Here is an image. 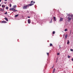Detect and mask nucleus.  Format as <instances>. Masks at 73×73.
<instances>
[{"mask_svg":"<svg viewBox=\"0 0 73 73\" xmlns=\"http://www.w3.org/2000/svg\"><path fill=\"white\" fill-rule=\"evenodd\" d=\"M34 4L33 3H30L29 5V6H32V5H33Z\"/></svg>","mask_w":73,"mask_h":73,"instance_id":"obj_7","label":"nucleus"},{"mask_svg":"<svg viewBox=\"0 0 73 73\" xmlns=\"http://www.w3.org/2000/svg\"><path fill=\"white\" fill-rule=\"evenodd\" d=\"M50 46H52V44H50Z\"/></svg>","mask_w":73,"mask_h":73,"instance_id":"obj_21","label":"nucleus"},{"mask_svg":"<svg viewBox=\"0 0 73 73\" xmlns=\"http://www.w3.org/2000/svg\"><path fill=\"white\" fill-rule=\"evenodd\" d=\"M53 19H54V21H56V18L55 17H53Z\"/></svg>","mask_w":73,"mask_h":73,"instance_id":"obj_10","label":"nucleus"},{"mask_svg":"<svg viewBox=\"0 0 73 73\" xmlns=\"http://www.w3.org/2000/svg\"><path fill=\"white\" fill-rule=\"evenodd\" d=\"M53 34H54V33H55V31H53Z\"/></svg>","mask_w":73,"mask_h":73,"instance_id":"obj_26","label":"nucleus"},{"mask_svg":"<svg viewBox=\"0 0 73 73\" xmlns=\"http://www.w3.org/2000/svg\"><path fill=\"white\" fill-rule=\"evenodd\" d=\"M47 54L48 56V55H49V53H47Z\"/></svg>","mask_w":73,"mask_h":73,"instance_id":"obj_27","label":"nucleus"},{"mask_svg":"<svg viewBox=\"0 0 73 73\" xmlns=\"http://www.w3.org/2000/svg\"><path fill=\"white\" fill-rule=\"evenodd\" d=\"M31 3H33V1H32L31 2Z\"/></svg>","mask_w":73,"mask_h":73,"instance_id":"obj_29","label":"nucleus"},{"mask_svg":"<svg viewBox=\"0 0 73 73\" xmlns=\"http://www.w3.org/2000/svg\"><path fill=\"white\" fill-rule=\"evenodd\" d=\"M1 23H7V22L5 21H2Z\"/></svg>","mask_w":73,"mask_h":73,"instance_id":"obj_5","label":"nucleus"},{"mask_svg":"<svg viewBox=\"0 0 73 73\" xmlns=\"http://www.w3.org/2000/svg\"><path fill=\"white\" fill-rule=\"evenodd\" d=\"M72 60L73 61V58L72 59Z\"/></svg>","mask_w":73,"mask_h":73,"instance_id":"obj_30","label":"nucleus"},{"mask_svg":"<svg viewBox=\"0 0 73 73\" xmlns=\"http://www.w3.org/2000/svg\"><path fill=\"white\" fill-rule=\"evenodd\" d=\"M4 11V8H3V9H2V11Z\"/></svg>","mask_w":73,"mask_h":73,"instance_id":"obj_19","label":"nucleus"},{"mask_svg":"<svg viewBox=\"0 0 73 73\" xmlns=\"http://www.w3.org/2000/svg\"><path fill=\"white\" fill-rule=\"evenodd\" d=\"M64 35H64L63 36H64Z\"/></svg>","mask_w":73,"mask_h":73,"instance_id":"obj_36","label":"nucleus"},{"mask_svg":"<svg viewBox=\"0 0 73 73\" xmlns=\"http://www.w3.org/2000/svg\"><path fill=\"white\" fill-rule=\"evenodd\" d=\"M68 58H70V56H68Z\"/></svg>","mask_w":73,"mask_h":73,"instance_id":"obj_25","label":"nucleus"},{"mask_svg":"<svg viewBox=\"0 0 73 73\" xmlns=\"http://www.w3.org/2000/svg\"><path fill=\"white\" fill-rule=\"evenodd\" d=\"M5 20H6V21H8V18H5Z\"/></svg>","mask_w":73,"mask_h":73,"instance_id":"obj_9","label":"nucleus"},{"mask_svg":"<svg viewBox=\"0 0 73 73\" xmlns=\"http://www.w3.org/2000/svg\"><path fill=\"white\" fill-rule=\"evenodd\" d=\"M1 0H0V2H1Z\"/></svg>","mask_w":73,"mask_h":73,"instance_id":"obj_34","label":"nucleus"},{"mask_svg":"<svg viewBox=\"0 0 73 73\" xmlns=\"http://www.w3.org/2000/svg\"><path fill=\"white\" fill-rule=\"evenodd\" d=\"M68 37V35H65V38H66Z\"/></svg>","mask_w":73,"mask_h":73,"instance_id":"obj_11","label":"nucleus"},{"mask_svg":"<svg viewBox=\"0 0 73 73\" xmlns=\"http://www.w3.org/2000/svg\"><path fill=\"white\" fill-rule=\"evenodd\" d=\"M9 5L10 7H12V5H11V4H10Z\"/></svg>","mask_w":73,"mask_h":73,"instance_id":"obj_24","label":"nucleus"},{"mask_svg":"<svg viewBox=\"0 0 73 73\" xmlns=\"http://www.w3.org/2000/svg\"><path fill=\"white\" fill-rule=\"evenodd\" d=\"M8 9V7H6V9Z\"/></svg>","mask_w":73,"mask_h":73,"instance_id":"obj_17","label":"nucleus"},{"mask_svg":"<svg viewBox=\"0 0 73 73\" xmlns=\"http://www.w3.org/2000/svg\"><path fill=\"white\" fill-rule=\"evenodd\" d=\"M70 51H71L72 52H73V50L72 49H70Z\"/></svg>","mask_w":73,"mask_h":73,"instance_id":"obj_23","label":"nucleus"},{"mask_svg":"<svg viewBox=\"0 0 73 73\" xmlns=\"http://www.w3.org/2000/svg\"><path fill=\"white\" fill-rule=\"evenodd\" d=\"M5 15H7V12H6V13H5Z\"/></svg>","mask_w":73,"mask_h":73,"instance_id":"obj_22","label":"nucleus"},{"mask_svg":"<svg viewBox=\"0 0 73 73\" xmlns=\"http://www.w3.org/2000/svg\"><path fill=\"white\" fill-rule=\"evenodd\" d=\"M63 20V18H60V21H62Z\"/></svg>","mask_w":73,"mask_h":73,"instance_id":"obj_6","label":"nucleus"},{"mask_svg":"<svg viewBox=\"0 0 73 73\" xmlns=\"http://www.w3.org/2000/svg\"><path fill=\"white\" fill-rule=\"evenodd\" d=\"M52 68H53V67H52Z\"/></svg>","mask_w":73,"mask_h":73,"instance_id":"obj_37","label":"nucleus"},{"mask_svg":"<svg viewBox=\"0 0 73 73\" xmlns=\"http://www.w3.org/2000/svg\"><path fill=\"white\" fill-rule=\"evenodd\" d=\"M18 16H19V15L17 14L16 15H15V17H18Z\"/></svg>","mask_w":73,"mask_h":73,"instance_id":"obj_13","label":"nucleus"},{"mask_svg":"<svg viewBox=\"0 0 73 73\" xmlns=\"http://www.w3.org/2000/svg\"><path fill=\"white\" fill-rule=\"evenodd\" d=\"M55 72V68H54L53 69V73L54 72Z\"/></svg>","mask_w":73,"mask_h":73,"instance_id":"obj_14","label":"nucleus"},{"mask_svg":"<svg viewBox=\"0 0 73 73\" xmlns=\"http://www.w3.org/2000/svg\"><path fill=\"white\" fill-rule=\"evenodd\" d=\"M67 15H68V16H69V17H68V21H70V20H71V18L69 17H70V16H71V17H73V15H70V14H67Z\"/></svg>","mask_w":73,"mask_h":73,"instance_id":"obj_2","label":"nucleus"},{"mask_svg":"<svg viewBox=\"0 0 73 73\" xmlns=\"http://www.w3.org/2000/svg\"><path fill=\"white\" fill-rule=\"evenodd\" d=\"M2 10H3V9H1L0 11H2Z\"/></svg>","mask_w":73,"mask_h":73,"instance_id":"obj_28","label":"nucleus"},{"mask_svg":"<svg viewBox=\"0 0 73 73\" xmlns=\"http://www.w3.org/2000/svg\"><path fill=\"white\" fill-rule=\"evenodd\" d=\"M0 6H1V5L0 4Z\"/></svg>","mask_w":73,"mask_h":73,"instance_id":"obj_35","label":"nucleus"},{"mask_svg":"<svg viewBox=\"0 0 73 73\" xmlns=\"http://www.w3.org/2000/svg\"><path fill=\"white\" fill-rule=\"evenodd\" d=\"M5 6L4 5H2V8H5Z\"/></svg>","mask_w":73,"mask_h":73,"instance_id":"obj_8","label":"nucleus"},{"mask_svg":"<svg viewBox=\"0 0 73 73\" xmlns=\"http://www.w3.org/2000/svg\"><path fill=\"white\" fill-rule=\"evenodd\" d=\"M33 3H35V2L34 1V2H33Z\"/></svg>","mask_w":73,"mask_h":73,"instance_id":"obj_32","label":"nucleus"},{"mask_svg":"<svg viewBox=\"0 0 73 73\" xmlns=\"http://www.w3.org/2000/svg\"><path fill=\"white\" fill-rule=\"evenodd\" d=\"M67 44H69V40H68V42H67Z\"/></svg>","mask_w":73,"mask_h":73,"instance_id":"obj_15","label":"nucleus"},{"mask_svg":"<svg viewBox=\"0 0 73 73\" xmlns=\"http://www.w3.org/2000/svg\"><path fill=\"white\" fill-rule=\"evenodd\" d=\"M29 4L24 6L23 7V9H27V8H28V7H29Z\"/></svg>","mask_w":73,"mask_h":73,"instance_id":"obj_1","label":"nucleus"},{"mask_svg":"<svg viewBox=\"0 0 73 73\" xmlns=\"http://www.w3.org/2000/svg\"><path fill=\"white\" fill-rule=\"evenodd\" d=\"M5 1H7V0H4Z\"/></svg>","mask_w":73,"mask_h":73,"instance_id":"obj_33","label":"nucleus"},{"mask_svg":"<svg viewBox=\"0 0 73 73\" xmlns=\"http://www.w3.org/2000/svg\"><path fill=\"white\" fill-rule=\"evenodd\" d=\"M28 24H30L31 23V19H29L28 20Z\"/></svg>","mask_w":73,"mask_h":73,"instance_id":"obj_4","label":"nucleus"},{"mask_svg":"<svg viewBox=\"0 0 73 73\" xmlns=\"http://www.w3.org/2000/svg\"><path fill=\"white\" fill-rule=\"evenodd\" d=\"M28 18H30V17H28Z\"/></svg>","mask_w":73,"mask_h":73,"instance_id":"obj_31","label":"nucleus"},{"mask_svg":"<svg viewBox=\"0 0 73 73\" xmlns=\"http://www.w3.org/2000/svg\"><path fill=\"white\" fill-rule=\"evenodd\" d=\"M52 19H51V21H50V23H52Z\"/></svg>","mask_w":73,"mask_h":73,"instance_id":"obj_20","label":"nucleus"},{"mask_svg":"<svg viewBox=\"0 0 73 73\" xmlns=\"http://www.w3.org/2000/svg\"><path fill=\"white\" fill-rule=\"evenodd\" d=\"M9 10H12V11H13V12H16V11H17V10H15V9L14 8H11Z\"/></svg>","mask_w":73,"mask_h":73,"instance_id":"obj_3","label":"nucleus"},{"mask_svg":"<svg viewBox=\"0 0 73 73\" xmlns=\"http://www.w3.org/2000/svg\"><path fill=\"white\" fill-rule=\"evenodd\" d=\"M13 7L14 8H16V7H17V6H16V5H14L13 6Z\"/></svg>","mask_w":73,"mask_h":73,"instance_id":"obj_12","label":"nucleus"},{"mask_svg":"<svg viewBox=\"0 0 73 73\" xmlns=\"http://www.w3.org/2000/svg\"><path fill=\"white\" fill-rule=\"evenodd\" d=\"M68 31V29H65L64 31H65V32H66V31Z\"/></svg>","mask_w":73,"mask_h":73,"instance_id":"obj_16","label":"nucleus"},{"mask_svg":"<svg viewBox=\"0 0 73 73\" xmlns=\"http://www.w3.org/2000/svg\"><path fill=\"white\" fill-rule=\"evenodd\" d=\"M60 53H57V55H60Z\"/></svg>","mask_w":73,"mask_h":73,"instance_id":"obj_18","label":"nucleus"}]
</instances>
